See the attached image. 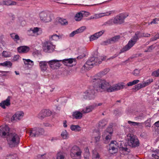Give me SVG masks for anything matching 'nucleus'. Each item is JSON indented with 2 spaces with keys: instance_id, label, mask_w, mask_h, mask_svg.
<instances>
[{
  "instance_id": "1",
  "label": "nucleus",
  "mask_w": 159,
  "mask_h": 159,
  "mask_svg": "<svg viewBox=\"0 0 159 159\" xmlns=\"http://www.w3.org/2000/svg\"><path fill=\"white\" fill-rule=\"evenodd\" d=\"M91 82L94 85L96 90L98 92L106 91L108 92H111L123 89L125 86L123 83L110 86L109 82L105 80L99 79L97 76H94L92 78Z\"/></svg>"
},
{
  "instance_id": "2",
  "label": "nucleus",
  "mask_w": 159,
  "mask_h": 159,
  "mask_svg": "<svg viewBox=\"0 0 159 159\" xmlns=\"http://www.w3.org/2000/svg\"><path fill=\"white\" fill-rule=\"evenodd\" d=\"M10 128L7 125L0 127V135L4 137L7 135V140L9 147L13 148L17 146L20 142L19 136L15 132L9 133Z\"/></svg>"
},
{
  "instance_id": "3",
  "label": "nucleus",
  "mask_w": 159,
  "mask_h": 159,
  "mask_svg": "<svg viewBox=\"0 0 159 159\" xmlns=\"http://www.w3.org/2000/svg\"><path fill=\"white\" fill-rule=\"evenodd\" d=\"M106 57H103L101 58V61L98 57H92L90 58L86 62L83 67L87 70L91 68L94 65H98L100 64L102 61L105 60Z\"/></svg>"
},
{
  "instance_id": "4",
  "label": "nucleus",
  "mask_w": 159,
  "mask_h": 159,
  "mask_svg": "<svg viewBox=\"0 0 159 159\" xmlns=\"http://www.w3.org/2000/svg\"><path fill=\"white\" fill-rule=\"evenodd\" d=\"M93 77L91 78V82L93 85V86L89 87L82 94V97L85 99L93 100L94 99L95 97L96 92L95 89H96L94 85L91 82L92 79Z\"/></svg>"
},
{
  "instance_id": "5",
  "label": "nucleus",
  "mask_w": 159,
  "mask_h": 159,
  "mask_svg": "<svg viewBox=\"0 0 159 159\" xmlns=\"http://www.w3.org/2000/svg\"><path fill=\"white\" fill-rule=\"evenodd\" d=\"M82 151L79 147L75 145L70 150V155L72 159H81Z\"/></svg>"
},
{
  "instance_id": "6",
  "label": "nucleus",
  "mask_w": 159,
  "mask_h": 159,
  "mask_svg": "<svg viewBox=\"0 0 159 159\" xmlns=\"http://www.w3.org/2000/svg\"><path fill=\"white\" fill-rule=\"evenodd\" d=\"M30 135L32 137H37L44 133V129L41 128L34 127L29 129Z\"/></svg>"
},
{
  "instance_id": "7",
  "label": "nucleus",
  "mask_w": 159,
  "mask_h": 159,
  "mask_svg": "<svg viewBox=\"0 0 159 159\" xmlns=\"http://www.w3.org/2000/svg\"><path fill=\"white\" fill-rule=\"evenodd\" d=\"M127 143L132 148H135L139 146V142L138 138L134 135L130 136L128 139Z\"/></svg>"
},
{
  "instance_id": "8",
  "label": "nucleus",
  "mask_w": 159,
  "mask_h": 159,
  "mask_svg": "<svg viewBox=\"0 0 159 159\" xmlns=\"http://www.w3.org/2000/svg\"><path fill=\"white\" fill-rule=\"evenodd\" d=\"M39 16L40 20L43 22H48L52 20L51 15L48 12H42Z\"/></svg>"
},
{
  "instance_id": "9",
  "label": "nucleus",
  "mask_w": 159,
  "mask_h": 159,
  "mask_svg": "<svg viewBox=\"0 0 159 159\" xmlns=\"http://www.w3.org/2000/svg\"><path fill=\"white\" fill-rule=\"evenodd\" d=\"M134 39L133 37L131 38L128 43L120 50L119 54L128 51L136 43L137 41Z\"/></svg>"
},
{
  "instance_id": "10",
  "label": "nucleus",
  "mask_w": 159,
  "mask_h": 159,
  "mask_svg": "<svg viewBox=\"0 0 159 159\" xmlns=\"http://www.w3.org/2000/svg\"><path fill=\"white\" fill-rule=\"evenodd\" d=\"M55 46L49 41L46 42L43 47L44 51L47 52H51L54 50Z\"/></svg>"
},
{
  "instance_id": "11",
  "label": "nucleus",
  "mask_w": 159,
  "mask_h": 159,
  "mask_svg": "<svg viewBox=\"0 0 159 159\" xmlns=\"http://www.w3.org/2000/svg\"><path fill=\"white\" fill-rule=\"evenodd\" d=\"M109 152L111 154H113L117 152L119 145L116 141H111L109 145Z\"/></svg>"
},
{
  "instance_id": "12",
  "label": "nucleus",
  "mask_w": 159,
  "mask_h": 159,
  "mask_svg": "<svg viewBox=\"0 0 159 159\" xmlns=\"http://www.w3.org/2000/svg\"><path fill=\"white\" fill-rule=\"evenodd\" d=\"M128 15H125V14L121 13L117 16L114 19V24H121L123 23L125 19L128 16Z\"/></svg>"
},
{
  "instance_id": "13",
  "label": "nucleus",
  "mask_w": 159,
  "mask_h": 159,
  "mask_svg": "<svg viewBox=\"0 0 159 159\" xmlns=\"http://www.w3.org/2000/svg\"><path fill=\"white\" fill-rule=\"evenodd\" d=\"M61 60H53L48 61V63L50 67L52 69H57L61 66V64L59 62L61 61Z\"/></svg>"
},
{
  "instance_id": "14",
  "label": "nucleus",
  "mask_w": 159,
  "mask_h": 159,
  "mask_svg": "<svg viewBox=\"0 0 159 159\" xmlns=\"http://www.w3.org/2000/svg\"><path fill=\"white\" fill-rule=\"evenodd\" d=\"M114 11H111L106 13H99L95 14L94 15L91 16L89 18V20L96 19L101 18L104 16H109L111 13H114Z\"/></svg>"
},
{
  "instance_id": "15",
  "label": "nucleus",
  "mask_w": 159,
  "mask_h": 159,
  "mask_svg": "<svg viewBox=\"0 0 159 159\" xmlns=\"http://www.w3.org/2000/svg\"><path fill=\"white\" fill-rule=\"evenodd\" d=\"M41 28L37 27L30 28L27 31V34L28 35L32 36H34L35 34L38 35L39 34L38 33L41 30Z\"/></svg>"
},
{
  "instance_id": "16",
  "label": "nucleus",
  "mask_w": 159,
  "mask_h": 159,
  "mask_svg": "<svg viewBox=\"0 0 159 159\" xmlns=\"http://www.w3.org/2000/svg\"><path fill=\"white\" fill-rule=\"evenodd\" d=\"M105 31L102 30L96 33L90 37V41H93L98 39L99 37L101 36L104 33Z\"/></svg>"
},
{
  "instance_id": "17",
  "label": "nucleus",
  "mask_w": 159,
  "mask_h": 159,
  "mask_svg": "<svg viewBox=\"0 0 159 159\" xmlns=\"http://www.w3.org/2000/svg\"><path fill=\"white\" fill-rule=\"evenodd\" d=\"M61 60L62 63L66 66L68 65V64H71L74 62L76 63V59L75 58L65 59Z\"/></svg>"
},
{
  "instance_id": "18",
  "label": "nucleus",
  "mask_w": 159,
  "mask_h": 159,
  "mask_svg": "<svg viewBox=\"0 0 159 159\" xmlns=\"http://www.w3.org/2000/svg\"><path fill=\"white\" fill-rule=\"evenodd\" d=\"M24 113L22 111H18L13 116L12 120H20L24 116Z\"/></svg>"
},
{
  "instance_id": "19",
  "label": "nucleus",
  "mask_w": 159,
  "mask_h": 159,
  "mask_svg": "<svg viewBox=\"0 0 159 159\" xmlns=\"http://www.w3.org/2000/svg\"><path fill=\"white\" fill-rule=\"evenodd\" d=\"M30 50V48L27 46H21L18 48V51L20 53H27Z\"/></svg>"
},
{
  "instance_id": "20",
  "label": "nucleus",
  "mask_w": 159,
  "mask_h": 159,
  "mask_svg": "<svg viewBox=\"0 0 159 159\" xmlns=\"http://www.w3.org/2000/svg\"><path fill=\"white\" fill-rule=\"evenodd\" d=\"M10 105V97L9 96L5 100L0 103V106L4 109L6 108L5 106H8Z\"/></svg>"
},
{
  "instance_id": "21",
  "label": "nucleus",
  "mask_w": 159,
  "mask_h": 159,
  "mask_svg": "<svg viewBox=\"0 0 159 159\" xmlns=\"http://www.w3.org/2000/svg\"><path fill=\"white\" fill-rule=\"evenodd\" d=\"M95 107V106L92 105L87 106L85 109H83L81 112L83 113H86L92 111Z\"/></svg>"
},
{
  "instance_id": "22",
  "label": "nucleus",
  "mask_w": 159,
  "mask_h": 159,
  "mask_svg": "<svg viewBox=\"0 0 159 159\" xmlns=\"http://www.w3.org/2000/svg\"><path fill=\"white\" fill-rule=\"evenodd\" d=\"M82 112L77 111L74 112L72 114L73 117L76 119H81L83 116Z\"/></svg>"
},
{
  "instance_id": "23",
  "label": "nucleus",
  "mask_w": 159,
  "mask_h": 159,
  "mask_svg": "<svg viewBox=\"0 0 159 159\" xmlns=\"http://www.w3.org/2000/svg\"><path fill=\"white\" fill-rule=\"evenodd\" d=\"M11 39L16 42L17 43V41L20 40V38L19 35L15 33H12L10 34Z\"/></svg>"
},
{
  "instance_id": "24",
  "label": "nucleus",
  "mask_w": 159,
  "mask_h": 159,
  "mask_svg": "<svg viewBox=\"0 0 159 159\" xmlns=\"http://www.w3.org/2000/svg\"><path fill=\"white\" fill-rule=\"evenodd\" d=\"M109 129V128L108 129ZM109 129H111V130L109 132L110 134L107 133L104 134V133L102 136L103 137H104L106 136L105 139L106 140H110V139H111V137L112 136V134L113 133V129H112L111 128H110Z\"/></svg>"
},
{
  "instance_id": "25",
  "label": "nucleus",
  "mask_w": 159,
  "mask_h": 159,
  "mask_svg": "<svg viewBox=\"0 0 159 159\" xmlns=\"http://www.w3.org/2000/svg\"><path fill=\"white\" fill-rule=\"evenodd\" d=\"M61 35L54 34L49 36V39L51 41H57L59 39L61 38Z\"/></svg>"
},
{
  "instance_id": "26",
  "label": "nucleus",
  "mask_w": 159,
  "mask_h": 159,
  "mask_svg": "<svg viewBox=\"0 0 159 159\" xmlns=\"http://www.w3.org/2000/svg\"><path fill=\"white\" fill-rule=\"evenodd\" d=\"M47 62L41 61L39 62V66L42 70H45L47 68Z\"/></svg>"
},
{
  "instance_id": "27",
  "label": "nucleus",
  "mask_w": 159,
  "mask_h": 159,
  "mask_svg": "<svg viewBox=\"0 0 159 159\" xmlns=\"http://www.w3.org/2000/svg\"><path fill=\"white\" fill-rule=\"evenodd\" d=\"M134 40H135L137 41L138 40L139 38L142 37V33L139 32H137L135 33L134 35L132 37Z\"/></svg>"
},
{
  "instance_id": "28",
  "label": "nucleus",
  "mask_w": 159,
  "mask_h": 159,
  "mask_svg": "<svg viewBox=\"0 0 159 159\" xmlns=\"http://www.w3.org/2000/svg\"><path fill=\"white\" fill-rule=\"evenodd\" d=\"M3 4L7 6L15 5L16 4V2L11 0H7L3 1Z\"/></svg>"
},
{
  "instance_id": "29",
  "label": "nucleus",
  "mask_w": 159,
  "mask_h": 159,
  "mask_svg": "<svg viewBox=\"0 0 159 159\" xmlns=\"http://www.w3.org/2000/svg\"><path fill=\"white\" fill-rule=\"evenodd\" d=\"M83 17V14L81 12H79L76 14L74 17V19L76 21H79L81 20Z\"/></svg>"
},
{
  "instance_id": "30",
  "label": "nucleus",
  "mask_w": 159,
  "mask_h": 159,
  "mask_svg": "<svg viewBox=\"0 0 159 159\" xmlns=\"http://www.w3.org/2000/svg\"><path fill=\"white\" fill-rule=\"evenodd\" d=\"M3 159H18L17 155L15 154H10L5 157Z\"/></svg>"
},
{
  "instance_id": "31",
  "label": "nucleus",
  "mask_w": 159,
  "mask_h": 159,
  "mask_svg": "<svg viewBox=\"0 0 159 159\" xmlns=\"http://www.w3.org/2000/svg\"><path fill=\"white\" fill-rule=\"evenodd\" d=\"M56 159H66L64 153L62 152H58L56 156Z\"/></svg>"
},
{
  "instance_id": "32",
  "label": "nucleus",
  "mask_w": 159,
  "mask_h": 159,
  "mask_svg": "<svg viewBox=\"0 0 159 159\" xmlns=\"http://www.w3.org/2000/svg\"><path fill=\"white\" fill-rule=\"evenodd\" d=\"M70 128L72 131H79L80 130V127L78 125H71L70 126Z\"/></svg>"
},
{
  "instance_id": "33",
  "label": "nucleus",
  "mask_w": 159,
  "mask_h": 159,
  "mask_svg": "<svg viewBox=\"0 0 159 159\" xmlns=\"http://www.w3.org/2000/svg\"><path fill=\"white\" fill-rule=\"evenodd\" d=\"M12 65V63L10 61H6L3 63H0V66L8 67H11Z\"/></svg>"
},
{
  "instance_id": "34",
  "label": "nucleus",
  "mask_w": 159,
  "mask_h": 159,
  "mask_svg": "<svg viewBox=\"0 0 159 159\" xmlns=\"http://www.w3.org/2000/svg\"><path fill=\"white\" fill-rule=\"evenodd\" d=\"M61 136L62 138L64 139H66L69 138L68 134L66 130H64L62 132Z\"/></svg>"
},
{
  "instance_id": "35",
  "label": "nucleus",
  "mask_w": 159,
  "mask_h": 159,
  "mask_svg": "<svg viewBox=\"0 0 159 159\" xmlns=\"http://www.w3.org/2000/svg\"><path fill=\"white\" fill-rule=\"evenodd\" d=\"M107 123V121L105 120H102L100 121L98 123V126L99 127L102 128L104 127Z\"/></svg>"
},
{
  "instance_id": "36",
  "label": "nucleus",
  "mask_w": 159,
  "mask_h": 159,
  "mask_svg": "<svg viewBox=\"0 0 159 159\" xmlns=\"http://www.w3.org/2000/svg\"><path fill=\"white\" fill-rule=\"evenodd\" d=\"M120 37L119 35H117L110 38L111 43H114L118 41L120 39Z\"/></svg>"
},
{
  "instance_id": "37",
  "label": "nucleus",
  "mask_w": 159,
  "mask_h": 159,
  "mask_svg": "<svg viewBox=\"0 0 159 159\" xmlns=\"http://www.w3.org/2000/svg\"><path fill=\"white\" fill-rule=\"evenodd\" d=\"M153 80L152 79H150L147 80L146 82L143 83L142 84L143 87H144L149 85L150 83L153 82Z\"/></svg>"
},
{
  "instance_id": "38",
  "label": "nucleus",
  "mask_w": 159,
  "mask_h": 159,
  "mask_svg": "<svg viewBox=\"0 0 159 159\" xmlns=\"http://www.w3.org/2000/svg\"><path fill=\"white\" fill-rule=\"evenodd\" d=\"M23 60L24 61H24V63L25 65L29 64L31 65H34L33 61L30 59H26L23 58Z\"/></svg>"
},
{
  "instance_id": "39",
  "label": "nucleus",
  "mask_w": 159,
  "mask_h": 159,
  "mask_svg": "<svg viewBox=\"0 0 159 159\" xmlns=\"http://www.w3.org/2000/svg\"><path fill=\"white\" fill-rule=\"evenodd\" d=\"M46 116L43 110H42L38 115V117L41 119H43Z\"/></svg>"
},
{
  "instance_id": "40",
  "label": "nucleus",
  "mask_w": 159,
  "mask_h": 159,
  "mask_svg": "<svg viewBox=\"0 0 159 159\" xmlns=\"http://www.w3.org/2000/svg\"><path fill=\"white\" fill-rule=\"evenodd\" d=\"M140 70L138 69H135L133 73V75L136 76H140L141 75Z\"/></svg>"
},
{
  "instance_id": "41",
  "label": "nucleus",
  "mask_w": 159,
  "mask_h": 159,
  "mask_svg": "<svg viewBox=\"0 0 159 159\" xmlns=\"http://www.w3.org/2000/svg\"><path fill=\"white\" fill-rule=\"evenodd\" d=\"M128 122L129 124L133 126H140L142 124V123L132 122L131 121H128Z\"/></svg>"
},
{
  "instance_id": "42",
  "label": "nucleus",
  "mask_w": 159,
  "mask_h": 159,
  "mask_svg": "<svg viewBox=\"0 0 159 159\" xmlns=\"http://www.w3.org/2000/svg\"><path fill=\"white\" fill-rule=\"evenodd\" d=\"M86 28L85 26H82L76 30L78 34L81 33L83 32L86 29Z\"/></svg>"
},
{
  "instance_id": "43",
  "label": "nucleus",
  "mask_w": 159,
  "mask_h": 159,
  "mask_svg": "<svg viewBox=\"0 0 159 159\" xmlns=\"http://www.w3.org/2000/svg\"><path fill=\"white\" fill-rule=\"evenodd\" d=\"M59 22L61 25H66L67 24V21L65 20L62 19H60L59 20Z\"/></svg>"
},
{
  "instance_id": "44",
  "label": "nucleus",
  "mask_w": 159,
  "mask_h": 159,
  "mask_svg": "<svg viewBox=\"0 0 159 159\" xmlns=\"http://www.w3.org/2000/svg\"><path fill=\"white\" fill-rule=\"evenodd\" d=\"M114 24V19H110L104 23L105 25H111Z\"/></svg>"
},
{
  "instance_id": "45",
  "label": "nucleus",
  "mask_w": 159,
  "mask_h": 159,
  "mask_svg": "<svg viewBox=\"0 0 159 159\" xmlns=\"http://www.w3.org/2000/svg\"><path fill=\"white\" fill-rule=\"evenodd\" d=\"M154 153L152 155V157H156V156H159V149L155 150L154 151Z\"/></svg>"
},
{
  "instance_id": "46",
  "label": "nucleus",
  "mask_w": 159,
  "mask_h": 159,
  "mask_svg": "<svg viewBox=\"0 0 159 159\" xmlns=\"http://www.w3.org/2000/svg\"><path fill=\"white\" fill-rule=\"evenodd\" d=\"M152 75L155 77L159 76V69L153 72L152 73Z\"/></svg>"
},
{
  "instance_id": "47",
  "label": "nucleus",
  "mask_w": 159,
  "mask_h": 159,
  "mask_svg": "<svg viewBox=\"0 0 159 159\" xmlns=\"http://www.w3.org/2000/svg\"><path fill=\"white\" fill-rule=\"evenodd\" d=\"M46 116H50L52 114L51 111L49 110H43Z\"/></svg>"
},
{
  "instance_id": "48",
  "label": "nucleus",
  "mask_w": 159,
  "mask_h": 159,
  "mask_svg": "<svg viewBox=\"0 0 159 159\" xmlns=\"http://www.w3.org/2000/svg\"><path fill=\"white\" fill-rule=\"evenodd\" d=\"M135 89L138 90L140 89L143 88L142 84H139L135 86Z\"/></svg>"
},
{
  "instance_id": "49",
  "label": "nucleus",
  "mask_w": 159,
  "mask_h": 159,
  "mask_svg": "<svg viewBox=\"0 0 159 159\" xmlns=\"http://www.w3.org/2000/svg\"><path fill=\"white\" fill-rule=\"evenodd\" d=\"M158 39H159V34H156L154 37L151 38L150 40L151 41H153Z\"/></svg>"
},
{
  "instance_id": "50",
  "label": "nucleus",
  "mask_w": 159,
  "mask_h": 159,
  "mask_svg": "<svg viewBox=\"0 0 159 159\" xmlns=\"http://www.w3.org/2000/svg\"><path fill=\"white\" fill-rule=\"evenodd\" d=\"M112 43L110 39H107L103 43V44L104 45H107L108 44Z\"/></svg>"
},
{
  "instance_id": "51",
  "label": "nucleus",
  "mask_w": 159,
  "mask_h": 159,
  "mask_svg": "<svg viewBox=\"0 0 159 159\" xmlns=\"http://www.w3.org/2000/svg\"><path fill=\"white\" fill-rule=\"evenodd\" d=\"M109 69H106L103 70V71L100 72V74L102 75H104L106 74L109 71Z\"/></svg>"
},
{
  "instance_id": "52",
  "label": "nucleus",
  "mask_w": 159,
  "mask_h": 159,
  "mask_svg": "<svg viewBox=\"0 0 159 159\" xmlns=\"http://www.w3.org/2000/svg\"><path fill=\"white\" fill-rule=\"evenodd\" d=\"M90 153L89 152H86L84 156V159H89Z\"/></svg>"
},
{
  "instance_id": "53",
  "label": "nucleus",
  "mask_w": 159,
  "mask_h": 159,
  "mask_svg": "<svg viewBox=\"0 0 159 159\" xmlns=\"http://www.w3.org/2000/svg\"><path fill=\"white\" fill-rule=\"evenodd\" d=\"M78 34L76 30L73 31L69 34V36L70 37H73L76 34Z\"/></svg>"
},
{
  "instance_id": "54",
  "label": "nucleus",
  "mask_w": 159,
  "mask_h": 159,
  "mask_svg": "<svg viewBox=\"0 0 159 159\" xmlns=\"http://www.w3.org/2000/svg\"><path fill=\"white\" fill-rule=\"evenodd\" d=\"M157 45L155 44H153V45H152L149 47L148 48V51H151L152 50L154 49L156 47Z\"/></svg>"
},
{
  "instance_id": "55",
  "label": "nucleus",
  "mask_w": 159,
  "mask_h": 159,
  "mask_svg": "<svg viewBox=\"0 0 159 159\" xmlns=\"http://www.w3.org/2000/svg\"><path fill=\"white\" fill-rule=\"evenodd\" d=\"M97 134H98V136L95 137V140L96 142L99 141L100 138V134H99V132H98Z\"/></svg>"
},
{
  "instance_id": "56",
  "label": "nucleus",
  "mask_w": 159,
  "mask_h": 159,
  "mask_svg": "<svg viewBox=\"0 0 159 159\" xmlns=\"http://www.w3.org/2000/svg\"><path fill=\"white\" fill-rule=\"evenodd\" d=\"M158 20H159L157 18H155L153 19L152 21L150 23H148V25H149L150 24H156V21Z\"/></svg>"
},
{
  "instance_id": "57",
  "label": "nucleus",
  "mask_w": 159,
  "mask_h": 159,
  "mask_svg": "<svg viewBox=\"0 0 159 159\" xmlns=\"http://www.w3.org/2000/svg\"><path fill=\"white\" fill-rule=\"evenodd\" d=\"M150 36L151 35L149 34H148L147 33H142V37H150Z\"/></svg>"
},
{
  "instance_id": "58",
  "label": "nucleus",
  "mask_w": 159,
  "mask_h": 159,
  "mask_svg": "<svg viewBox=\"0 0 159 159\" xmlns=\"http://www.w3.org/2000/svg\"><path fill=\"white\" fill-rule=\"evenodd\" d=\"M2 55L5 57H9L7 52L6 51H3L2 53Z\"/></svg>"
},
{
  "instance_id": "59",
  "label": "nucleus",
  "mask_w": 159,
  "mask_h": 159,
  "mask_svg": "<svg viewBox=\"0 0 159 159\" xmlns=\"http://www.w3.org/2000/svg\"><path fill=\"white\" fill-rule=\"evenodd\" d=\"M111 128L112 129H113L111 127H108L107 129L106 130V131H105L104 132V134H107V133H109V134H110V131H111L110 130H111V129H108L109 128Z\"/></svg>"
},
{
  "instance_id": "60",
  "label": "nucleus",
  "mask_w": 159,
  "mask_h": 159,
  "mask_svg": "<svg viewBox=\"0 0 159 159\" xmlns=\"http://www.w3.org/2000/svg\"><path fill=\"white\" fill-rule=\"evenodd\" d=\"M145 124L146 126L149 127H150L151 126V124L149 123V121L148 120H147L145 122Z\"/></svg>"
},
{
  "instance_id": "61",
  "label": "nucleus",
  "mask_w": 159,
  "mask_h": 159,
  "mask_svg": "<svg viewBox=\"0 0 159 159\" xmlns=\"http://www.w3.org/2000/svg\"><path fill=\"white\" fill-rule=\"evenodd\" d=\"M0 72L2 74H3V75L6 76V75L7 73H10V72L9 71H0Z\"/></svg>"
},
{
  "instance_id": "62",
  "label": "nucleus",
  "mask_w": 159,
  "mask_h": 159,
  "mask_svg": "<svg viewBox=\"0 0 159 159\" xmlns=\"http://www.w3.org/2000/svg\"><path fill=\"white\" fill-rule=\"evenodd\" d=\"M19 55H16L14 56L13 59L15 61H16L19 59Z\"/></svg>"
},
{
  "instance_id": "63",
  "label": "nucleus",
  "mask_w": 159,
  "mask_h": 159,
  "mask_svg": "<svg viewBox=\"0 0 159 159\" xmlns=\"http://www.w3.org/2000/svg\"><path fill=\"white\" fill-rule=\"evenodd\" d=\"M132 82L133 85H134L139 83V80H134V81Z\"/></svg>"
},
{
  "instance_id": "64",
  "label": "nucleus",
  "mask_w": 159,
  "mask_h": 159,
  "mask_svg": "<svg viewBox=\"0 0 159 159\" xmlns=\"http://www.w3.org/2000/svg\"><path fill=\"white\" fill-rule=\"evenodd\" d=\"M44 126L46 127H52V125L48 123H45L43 124Z\"/></svg>"
}]
</instances>
